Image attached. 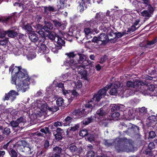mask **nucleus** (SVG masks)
<instances>
[{
    "mask_svg": "<svg viewBox=\"0 0 157 157\" xmlns=\"http://www.w3.org/2000/svg\"><path fill=\"white\" fill-rule=\"evenodd\" d=\"M95 152L94 151H88L87 153V157H94L95 155Z\"/></svg>",
    "mask_w": 157,
    "mask_h": 157,
    "instance_id": "obj_59",
    "label": "nucleus"
},
{
    "mask_svg": "<svg viewBox=\"0 0 157 157\" xmlns=\"http://www.w3.org/2000/svg\"><path fill=\"white\" fill-rule=\"evenodd\" d=\"M68 130L69 128H68V129L66 131L65 130V132L66 133V134H65V136H64V137L67 138L72 137V134L71 132V131L70 129H69V130Z\"/></svg>",
    "mask_w": 157,
    "mask_h": 157,
    "instance_id": "obj_48",
    "label": "nucleus"
},
{
    "mask_svg": "<svg viewBox=\"0 0 157 157\" xmlns=\"http://www.w3.org/2000/svg\"><path fill=\"white\" fill-rule=\"evenodd\" d=\"M64 3L60 2V1L59 4L57 5L56 10V11H59L60 9H63L64 8Z\"/></svg>",
    "mask_w": 157,
    "mask_h": 157,
    "instance_id": "obj_51",
    "label": "nucleus"
},
{
    "mask_svg": "<svg viewBox=\"0 0 157 157\" xmlns=\"http://www.w3.org/2000/svg\"><path fill=\"white\" fill-rule=\"evenodd\" d=\"M88 135V131L86 129H82L79 132V135L81 136H87Z\"/></svg>",
    "mask_w": 157,
    "mask_h": 157,
    "instance_id": "obj_37",
    "label": "nucleus"
},
{
    "mask_svg": "<svg viewBox=\"0 0 157 157\" xmlns=\"http://www.w3.org/2000/svg\"><path fill=\"white\" fill-rule=\"evenodd\" d=\"M25 147L23 145L18 144L17 146V150H19L20 151L24 152Z\"/></svg>",
    "mask_w": 157,
    "mask_h": 157,
    "instance_id": "obj_64",
    "label": "nucleus"
},
{
    "mask_svg": "<svg viewBox=\"0 0 157 157\" xmlns=\"http://www.w3.org/2000/svg\"><path fill=\"white\" fill-rule=\"evenodd\" d=\"M5 34L8 35V36L10 37L13 38L17 36L18 34L17 32L14 30H10L5 32Z\"/></svg>",
    "mask_w": 157,
    "mask_h": 157,
    "instance_id": "obj_14",
    "label": "nucleus"
},
{
    "mask_svg": "<svg viewBox=\"0 0 157 157\" xmlns=\"http://www.w3.org/2000/svg\"><path fill=\"white\" fill-rule=\"evenodd\" d=\"M103 143L106 147H109L113 145V142H111L110 140H104Z\"/></svg>",
    "mask_w": 157,
    "mask_h": 157,
    "instance_id": "obj_29",
    "label": "nucleus"
},
{
    "mask_svg": "<svg viewBox=\"0 0 157 157\" xmlns=\"http://www.w3.org/2000/svg\"><path fill=\"white\" fill-rule=\"evenodd\" d=\"M56 40L55 41V45H57L59 47V48H62L63 46L65 44V41L64 40L60 37L59 36L57 35L56 36Z\"/></svg>",
    "mask_w": 157,
    "mask_h": 157,
    "instance_id": "obj_10",
    "label": "nucleus"
},
{
    "mask_svg": "<svg viewBox=\"0 0 157 157\" xmlns=\"http://www.w3.org/2000/svg\"><path fill=\"white\" fill-rule=\"evenodd\" d=\"M135 88L137 87L138 88H140V89H141L142 86L143 88H144L146 85L144 82L141 81H137L135 82Z\"/></svg>",
    "mask_w": 157,
    "mask_h": 157,
    "instance_id": "obj_24",
    "label": "nucleus"
},
{
    "mask_svg": "<svg viewBox=\"0 0 157 157\" xmlns=\"http://www.w3.org/2000/svg\"><path fill=\"white\" fill-rule=\"evenodd\" d=\"M112 84L111 87L113 86V87L116 88L119 90V89H120L119 87L121 85V83L120 82H119L118 81H115L113 85V86H112V84Z\"/></svg>",
    "mask_w": 157,
    "mask_h": 157,
    "instance_id": "obj_52",
    "label": "nucleus"
},
{
    "mask_svg": "<svg viewBox=\"0 0 157 157\" xmlns=\"http://www.w3.org/2000/svg\"><path fill=\"white\" fill-rule=\"evenodd\" d=\"M65 55L67 56L64 61V64L67 66L70 67L73 70H75L77 67V64L82 63L81 65L83 69L92 67L94 66V62L89 59L84 54L77 53L75 54L74 52L67 53Z\"/></svg>",
    "mask_w": 157,
    "mask_h": 157,
    "instance_id": "obj_2",
    "label": "nucleus"
},
{
    "mask_svg": "<svg viewBox=\"0 0 157 157\" xmlns=\"http://www.w3.org/2000/svg\"><path fill=\"white\" fill-rule=\"evenodd\" d=\"M10 155L12 157H17V154L15 150L11 148L9 151Z\"/></svg>",
    "mask_w": 157,
    "mask_h": 157,
    "instance_id": "obj_39",
    "label": "nucleus"
},
{
    "mask_svg": "<svg viewBox=\"0 0 157 157\" xmlns=\"http://www.w3.org/2000/svg\"><path fill=\"white\" fill-rule=\"evenodd\" d=\"M40 52L43 54H47L49 52V50L46 45L41 44L40 46Z\"/></svg>",
    "mask_w": 157,
    "mask_h": 157,
    "instance_id": "obj_19",
    "label": "nucleus"
},
{
    "mask_svg": "<svg viewBox=\"0 0 157 157\" xmlns=\"http://www.w3.org/2000/svg\"><path fill=\"white\" fill-rule=\"evenodd\" d=\"M36 56V54L34 52H31L26 56L27 58L29 60H32L35 58Z\"/></svg>",
    "mask_w": 157,
    "mask_h": 157,
    "instance_id": "obj_31",
    "label": "nucleus"
},
{
    "mask_svg": "<svg viewBox=\"0 0 157 157\" xmlns=\"http://www.w3.org/2000/svg\"><path fill=\"white\" fill-rule=\"evenodd\" d=\"M96 113L100 118H101L106 115V113L103 108H101L97 111Z\"/></svg>",
    "mask_w": 157,
    "mask_h": 157,
    "instance_id": "obj_22",
    "label": "nucleus"
},
{
    "mask_svg": "<svg viewBox=\"0 0 157 157\" xmlns=\"http://www.w3.org/2000/svg\"><path fill=\"white\" fill-rule=\"evenodd\" d=\"M62 150V148L61 147L57 146H56L53 148V151L55 153L53 155L55 157H59Z\"/></svg>",
    "mask_w": 157,
    "mask_h": 157,
    "instance_id": "obj_13",
    "label": "nucleus"
},
{
    "mask_svg": "<svg viewBox=\"0 0 157 157\" xmlns=\"http://www.w3.org/2000/svg\"><path fill=\"white\" fill-rule=\"evenodd\" d=\"M79 127V124H77L75 126L71 127L70 128V130L71 131H75L77 130Z\"/></svg>",
    "mask_w": 157,
    "mask_h": 157,
    "instance_id": "obj_58",
    "label": "nucleus"
},
{
    "mask_svg": "<svg viewBox=\"0 0 157 157\" xmlns=\"http://www.w3.org/2000/svg\"><path fill=\"white\" fill-rule=\"evenodd\" d=\"M156 43V40H153L151 41L147 40L145 45V47L147 48H153Z\"/></svg>",
    "mask_w": 157,
    "mask_h": 157,
    "instance_id": "obj_17",
    "label": "nucleus"
},
{
    "mask_svg": "<svg viewBox=\"0 0 157 157\" xmlns=\"http://www.w3.org/2000/svg\"><path fill=\"white\" fill-rule=\"evenodd\" d=\"M81 2H79V4L77 9L81 13H82L85 10L91 5L90 0H80Z\"/></svg>",
    "mask_w": 157,
    "mask_h": 157,
    "instance_id": "obj_6",
    "label": "nucleus"
},
{
    "mask_svg": "<svg viewBox=\"0 0 157 157\" xmlns=\"http://www.w3.org/2000/svg\"><path fill=\"white\" fill-rule=\"evenodd\" d=\"M95 104L92 102H88L85 104L82 108L75 109L73 111L72 114L75 118H80L86 116L90 112L92 111L94 107Z\"/></svg>",
    "mask_w": 157,
    "mask_h": 157,
    "instance_id": "obj_4",
    "label": "nucleus"
},
{
    "mask_svg": "<svg viewBox=\"0 0 157 157\" xmlns=\"http://www.w3.org/2000/svg\"><path fill=\"white\" fill-rule=\"evenodd\" d=\"M126 86L128 87L135 88V83L132 82L131 81H128L126 84Z\"/></svg>",
    "mask_w": 157,
    "mask_h": 157,
    "instance_id": "obj_49",
    "label": "nucleus"
},
{
    "mask_svg": "<svg viewBox=\"0 0 157 157\" xmlns=\"http://www.w3.org/2000/svg\"><path fill=\"white\" fill-rule=\"evenodd\" d=\"M73 119V118L72 117L67 116L63 121V124L65 125H69Z\"/></svg>",
    "mask_w": 157,
    "mask_h": 157,
    "instance_id": "obj_25",
    "label": "nucleus"
},
{
    "mask_svg": "<svg viewBox=\"0 0 157 157\" xmlns=\"http://www.w3.org/2000/svg\"><path fill=\"white\" fill-rule=\"evenodd\" d=\"M48 34H47V36L50 40H56V36L58 35L55 33H48Z\"/></svg>",
    "mask_w": 157,
    "mask_h": 157,
    "instance_id": "obj_26",
    "label": "nucleus"
},
{
    "mask_svg": "<svg viewBox=\"0 0 157 157\" xmlns=\"http://www.w3.org/2000/svg\"><path fill=\"white\" fill-rule=\"evenodd\" d=\"M115 148L118 152H129L133 149L131 140L126 138H121L115 141Z\"/></svg>",
    "mask_w": 157,
    "mask_h": 157,
    "instance_id": "obj_3",
    "label": "nucleus"
},
{
    "mask_svg": "<svg viewBox=\"0 0 157 157\" xmlns=\"http://www.w3.org/2000/svg\"><path fill=\"white\" fill-rule=\"evenodd\" d=\"M132 126L130 128H128L127 130L123 131L124 133H126L128 135L130 136L132 135H135L134 131L133 130Z\"/></svg>",
    "mask_w": 157,
    "mask_h": 157,
    "instance_id": "obj_30",
    "label": "nucleus"
},
{
    "mask_svg": "<svg viewBox=\"0 0 157 157\" xmlns=\"http://www.w3.org/2000/svg\"><path fill=\"white\" fill-rule=\"evenodd\" d=\"M145 6L147 7V11L150 14L153 13L154 10L150 3L148 5H146Z\"/></svg>",
    "mask_w": 157,
    "mask_h": 157,
    "instance_id": "obj_43",
    "label": "nucleus"
},
{
    "mask_svg": "<svg viewBox=\"0 0 157 157\" xmlns=\"http://www.w3.org/2000/svg\"><path fill=\"white\" fill-rule=\"evenodd\" d=\"M65 131L60 128H57L56 130L53 133L55 140L57 141H59L62 140L65 136Z\"/></svg>",
    "mask_w": 157,
    "mask_h": 157,
    "instance_id": "obj_5",
    "label": "nucleus"
},
{
    "mask_svg": "<svg viewBox=\"0 0 157 157\" xmlns=\"http://www.w3.org/2000/svg\"><path fill=\"white\" fill-rule=\"evenodd\" d=\"M98 39L101 42L100 44L101 45L102 44L105 45L108 42L111 43L110 39H109L108 36V35L105 33H101L98 36Z\"/></svg>",
    "mask_w": 157,
    "mask_h": 157,
    "instance_id": "obj_7",
    "label": "nucleus"
},
{
    "mask_svg": "<svg viewBox=\"0 0 157 157\" xmlns=\"http://www.w3.org/2000/svg\"><path fill=\"white\" fill-rule=\"evenodd\" d=\"M9 71L13 75L12 76L11 83L16 85L18 91L25 92L29 88L31 80L26 70L22 69L21 66L17 67L12 64L10 67Z\"/></svg>",
    "mask_w": 157,
    "mask_h": 157,
    "instance_id": "obj_1",
    "label": "nucleus"
},
{
    "mask_svg": "<svg viewBox=\"0 0 157 157\" xmlns=\"http://www.w3.org/2000/svg\"><path fill=\"white\" fill-rule=\"evenodd\" d=\"M45 155V152L43 150H38L36 153V157H44Z\"/></svg>",
    "mask_w": 157,
    "mask_h": 157,
    "instance_id": "obj_36",
    "label": "nucleus"
},
{
    "mask_svg": "<svg viewBox=\"0 0 157 157\" xmlns=\"http://www.w3.org/2000/svg\"><path fill=\"white\" fill-rule=\"evenodd\" d=\"M156 136L155 132L153 131H151L149 132V137L151 138H154Z\"/></svg>",
    "mask_w": 157,
    "mask_h": 157,
    "instance_id": "obj_63",
    "label": "nucleus"
},
{
    "mask_svg": "<svg viewBox=\"0 0 157 157\" xmlns=\"http://www.w3.org/2000/svg\"><path fill=\"white\" fill-rule=\"evenodd\" d=\"M67 148L72 153L75 152L78 150V148L75 145H70Z\"/></svg>",
    "mask_w": 157,
    "mask_h": 157,
    "instance_id": "obj_33",
    "label": "nucleus"
},
{
    "mask_svg": "<svg viewBox=\"0 0 157 157\" xmlns=\"http://www.w3.org/2000/svg\"><path fill=\"white\" fill-rule=\"evenodd\" d=\"M40 131L42 133H44L45 134H49L51 133L50 131L49 130V128L48 127H45L41 129L40 130Z\"/></svg>",
    "mask_w": 157,
    "mask_h": 157,
    "instance_id": "obj_40",
    "label": "nucleus"
},
{
    "mask_svg": "<svg viewBox=\"0 0 157 157\" xmlns=\"http://www.w3.org/2000/svg\"><path fill=\"white\" fill-rule=\"evenodd\" d=\"M12 18L11 16H9L7 17H1L0 18V22L3 23L4 24L6 25L7 24L10 22V21Z\"/></svg>",
    "mask_w": 157,
    "mask_h": 157,
    "instance_id": "obj_20",
    "label": "nucleus"
},
{
    "mask_svg": "<svg viewBox=\"0 0 157 157\" xmlns=\"http://www.w3.org/2000/svg\"><path fill=\"white\" fill-rule=\"evenodd\" d=\"M112 85L111 83L109 85H107L105 86L100 89L97 92L101 95H102V97L104 98L106 95L107 91L111 87Z\"/></svg>",
    "mask_w": 157,
    "mask_h": 157,
    "instance_id": "obj_11",
    "label": "nucleus"
},
{
    "mask_svg": "<svg viewBox=\"0 0 157 157\" xmlns=\"http://www.w3.org/2000/svg\"><path fill=\"white\" fill-rule=\"evenodd\" d=\"M126 33L125 32H123L121 33L120 32L115 33V37H113V38H110V40L111 43H114L117 41V40L119 38L121 37L124 35Z\"/></svg>",
    "mask_w": 157,
    "mask_h": 157,
    "instance_id": "obj_9",
    "label": "nucleus"
},
{
    "mask_svg": "<svg viewBox=\"0 0 157 157\" xmlns=\"http://www.w3.org/2000/svg\"><path fill=\"white\" fill-rule=\"evenodd\" d=\"M8 40L5 38H2V40H0V45L3 46L6 45L8 43Z\"/></svg>",
    "mask_w": 157,
    "mask_h": 157,
    "instance_id": "obj_47",
    "label": "nucleus"
},
{
    "mask_svg": "<svg viewBox=\"0 0 157 157\" xmlns=\"http://www.w3.org/2000/svg\"><path fill=\"white\" fill-rule=\"evenodd\" d=\"M140 26V25L137 28H136V26L133 25L130 28L128 29L127 32H130V33L133 32L139 27Z\"/></svg>",
    "mask_w": 157,
    "mask_h": 157,
    "instance_id": "obj_53",
    "label": "nucleus"
},
{
    "mask_svg": "<svg viewBox=\"0 0 157 157\" xmlns=\"http://www.w3.org/2000/svg\"><path fill=\"white\" fill-rule=\"evenodd\" d=\"M129 1L130 3H132V5L134 7H137L138 6V2L137 0H129Z\"/></svg>",
    "mask_w": 157,
    "mask_h": 157,
    "instance_id": "obj_61",
    "label": "nucleus"
},
{
    "mask_svg": "<svg viewBox=\"0 0 157 157\" xmlns=\"http://www.w3.org/2000/svg\"><path fill=\"white\" fill-rule=\"evenodd\" d=\"M44 13L48 14L49 13L48 12H54L55 11L54 8L50 6L48 7L45 6L44 7Z\"/></svg>",
    "mask_w": 157,
    "mask_h": 157,
    "instance_id": "obj_23",
    "label": "nucleus"
},
{
    "mask_svg": "<svg viewBox=\"0 0 157 157\" xmlns=\"http://www.w3.org/2000/svg\"><path fill=\"white\" fill-rule=\"evenodd\" d=\"M88 121L90 123L92 122H93L96 119V117L95 116L92 115L90 117L86 118Z\"/></svg>",
    "mask_w": 157,
    "mask_h": 157,
    "instance_id": "obj_55",
    "label": "nucleus"
},
{
    "mask_svg": "<svg viewBox=\"0 0 157 157\" xmlns=\"http://www.w3.org/2000/svg\"><path fill=\"white\" fill-rule=\"evenodd\" d=\"M56 103L57 105L58 106H63L64 105V100L62 98H58L56 101Z\"/></svg>",
    "mask_w": 157,
    "mask_h": 157,
    "instance_id": "obj_32",
    "label": "nucleus"
},
{
    "mask_svg": "<svg viewBox=\"0 0 157 157\" xmlns=\"http://www.w3.org/2000/svg\"><path fill=\"white\" fill-rule=\"evenodd\" d=\"M111 117L114 119V118H118L119 117L120 114L119 112L116 111L111 113Z\"/></svg>",
    "mask_w": 157,
    "mask_h": 157,
    "instance_id": "obj_50",
    "label": "nucleus"
},
{
    "mask_svg": "<svg viewBox=\"0 0 157 157\" xmlns=\"http://www.w3.org/2000/svg\"><path fill=\"white\" fill-rule=\"evenodd\" d=\"M113 106H112L111 108V112H116L119 111L121 110V106L120 105L117 104H113Z\"/></svg>",
    "mask_w": 157,
    "mask_h": 157,
    "instance_id": "obj_27",
    "label": "nucleus"
},
{
    "mask_svg": "<svg viewBox=\"0 0 157 157\" xmlns=\"http://www.w3.org/2000/svg\"><path fill=\"white\" fill-rule=\"evenodd\" d=\"M53 22L55 27H60L62 25V24L61 22H59L57 20H54L52 21Z\"/></svg>",
    "mask_w": 157,
    "mask_h": 157,
    "instance_id": "obj_54",
    "label": "nucleus"
},
{
    "mask_svg": "<svg viewBox=\"0 0 157 157\" xmlns=\"http://www.w3.org/2000/svg\"><path fill=\"white\" fill-rule=\"evenodd\" d=\"M102 95H101L100 94L98 93L97 92L96 94H95L93 96V97L90 101L88 102H92L93 103V101L95 100L97 102L100 101L101 99L103 98V97L101 96Z\"/></svg>",
    "mask_w": 157,
    "mask_h": 157,
    "instance_id": "obj_15",
    "label": "nucleus"
},
{
    "mask_svg": "<svg viewBox=\"0 0 157 157\" xmlns=\"http://www.w3.org/2000/svg\"><path fill=\"white\" fill-rule=\"evenodd\" d=\"M84 32L86 35H88L92 33L91 29L89 28H85Z\"/></svg>",
    "mask_w": 157,
    "mask_h": 157,
    "instance_id": "obj_57",
    "label": "nucleus"
},
{
    "mask_svg": "<svg viewBox=\"0 0 157 157\" xmlns=\"http://www.w3.org/2000/svg\"><path fill=\"white\" fill-rule=\"evenodd\" d=\"M155 87L153 85H150L148 86L147 85H146L144 89V90L153 91L155 90Z\"/></svg>",
    "mask_w": 157,
    "mask_h": 157,
    "instance_id": "obj_35",
    "label": "nucleus"
},
{
    "mask_svg": "<svg viewBox=\"0 0 157 157\" xmlns=\"http://www.w3.org/2000/svg\"><path fill=\"white\" fill-rule=\"evenodd\" d=\"M108 59V58L107 55L105 54L104 55L100 58L99 63L101 64H103Z\"/></svg>",
    "mask_w": 157,
    "mask_h": 157,
    "instance_id": "obj_44",
    "label": "nucleus"
},
{
    "mask_svg": "<svg viewBox=\"0 0 157 157\" xmlns=\"http://www.w3.org/2000/svg\"><path fill=\"white\" fill-rule=\"evenodd\" d=\"M29 37L32 42H35L38 41L39 38L38 35L35 33V32H31L29 33Z\"/></svg>",
    "mask_w": 157,
    "mask_h": 157,
    "instance_id": "obj_12",
    "label": "nucleus"
},
{
    "mask_svg": "<svg viewBox=\"0 0 157 157\" xmlns=\"http://www.w3.org/2000/svg\"><path fill=\"white\" fill-rule=\"evenodd\" d=\"M133 130L134 131L135 135H138L139 132V127L135 125H132Z\"/></svg>",
    "mask_w": 157,
    "mask_h": 157,
    "instance_id": "obj_42",
    "label": "nucleus"
},
{
    "mask_svg": "<svg viewBox=\"0 0 157 157\" xmlns=\"http://www.w3.org/2000/svg\"><path fill=\"white\" fill-rule=\"evenodd\" d=\"M33 151H31V148L28 147H25L24 152L26 154L31 155L32 154Z\"/></svg>",
    "mask_w": 157,
    "mask_h": 157,
    "instance_id": "obj_45",
    "label": "nucleus"
},
{
    "mask_svg": "<svg viewBox=\"0 0 157 157\" xmlns=\"http://www.w3.org/2000/svg\"><path fill=\"white\" fill-rule=\"evenodd\" d=\"M141 15L145 17H150V14L148 12L147 10H144L141 12Z\"/></svg>",
    "mask_w": 157,
    "mask_h": 157,
    "instance_id": "obj_46",
    "label": "nucleus"
},
{
    "mask_svg": "<svg viewBox=\"0 0 157 157\" xmlns=\"http://www.w3.org/2000/svg\"><path fill=\"white\" fill-rule=\"evenodd\" d=\"M12 51L14 54L16 55H19L20 54V52L18 48L16 47L13 48Z\"/></svg>",
    "mask_w": 157,
    "mask_h": 157,
    "instance_id": "obj_62",
    "label": "nucleus"
},
{
    "mask_svg": "<svg viewBox=\"0 0 157 157\" xmlns=\"http://www.w3.org/2000/svg\"><path fill=\"white\" fill-rule=\"evenodd\" d=\"M101 16L99 13H97L95 16V20H94L93 21H90V26H91V24H92V22H93V24H94V23H95L97 24H100L101 22Z\"/></svg>",
    "mask_w": 157,
    "mask_h": 157,
    "instance_id": "obj_16",
    "label": "nucleus"
},
{
    "mask_svg": "<svg viewBox=\"0 0 157 157\" xmlns=\"http://www.w3.org/2000/svg\"><path fill=\"white\" fill-rule=\"evenodd\" d=\"M25 28L26 30L28 32H29L30 33H31V32H33V31H32L33 29L31 26L29 24H27V25L25 26Z\"/></svg>",
    "mask_w": 157,
    "mask_h": 157,
    "instance_id": "obj_60",
    "label": "nucleus"
},
{
    "mask_svg": "<svg viewBox=\"0 0 157 157\" xmlns=\"http://www.w3.org/2000/svg\"><path fill=\"white\" fill-rule=\"evenodd\" d=\"M147 112V109L145 107L139 108V114L140 116H143Z\"/></svg>",
    "mask_w": 157,
    "mask_h": 157,
    "instance_id": "obj_28",
    "label": "nucleus"
},
{
    "mask_svg": "<svg viewBox=\"0 0 157 157\" xmlns=\"http://www.w3.org/2000/svg\"><path fill=\"white\" fill-rule=\"evenodd\" d=\"M110 29V27H106L104 25H103L100 26L99 27V29L101 31H102V32H108L109 30Z\"/></svg>",
    "mask_w": 157,
    "mask_h": 157,
    "instance_id": "obj_38",
    "label": "nucleus"
},
{
    "mask_svg": "<svg viewBox=\"0 0 157 157\" xmlns=\"http://www.w3.org/2000/svg\"><path fill=\"white\" fill-rule=\"evenodd\" d=\"M79 74L81 75V78H83L85 80L88 81L89 79L87 75V71L86 70L81 69L79 72Z\"/></svg>",
    "mask_w": 157,
    "mask_h": 157,
    "instance_id": "obj_18",
    "label": "nucleus"
},
{
    "mask_svg": "<svg viewBox=\"0 0 157 157\" xmlns=\"http://www.w3.org/2000/svg\"><path fill=\"white\" fill-rule=\"evenodd\" d=\"M53 28V25L50 21H44V25L43 27V29L46 32H50Z\"/></svg>",
    "mask_w": 157,
    "mask_h": 157,
    "instance_id": "obj_8",
    "label": "nucleus"
},
{
    "mask_svg": "<svg viewBox=\"0 0 157 157\" xmlns=\"http://www.w3.org/2000/svg\"><path fill=\"white\" fill-rule=\"evenodd\" d=\"M118 91L119 90L117 89L116 88L112 86V87L110 90L109 94L110 95H116L117 93H118Z\"/></svg>",
    "mask_w": 157,
    "mask_h": 157,
    "instance_id": "obj_34",
    "label": "nucleus"
},
{
    "mask_svg": "<svg viewBox=\"0 0 157 157\" xmlns=\"http://www.w3.org/2000/svg\"><path fill=\"white\" fill-rule=\"evenodd\" d=\"M2 133L5 135H8L10 132V129L7 128H4L3 131H2Z\"/></svg>",
    "mask_w": 157,
    "mask_h": 157,
    "instance_id": "obj_56",
    "label": "nucleus"
},
{
    "mask_svg": "<svg viewBox=\"0 0 157 157\" xmlns=\"http://www.w3.org/2000/svg\"><path fill=\"white\" fill-rule=\"evenodd\" d=\"M148 122L151 125H154L156 121V117L154 115H151L148 117Z\"/></svg>",
    "mask_w": 157,
    "mask_h": 157,
    "instance_id": "obj_21",
    "label": "nucleus"
},
{
    "mask_svg": "<svg viewBox=\"0 0 157 157\" xmlns=\"http://www.w3.org/2000/svg\"><path fill=\"white\" fill-rule=\"evenodd\" d=\"M48 104L46 103L42 104L40 107V109L42 112H45L48 109Z\"/></svg>",
    "mask_w": 157,
    "mask_h": 157,
    "instance_id": "obj_41",
    "label": "nucleus"
}]
</instances>
